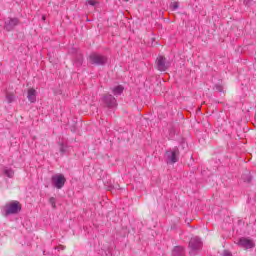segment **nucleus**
I'll return each mask as SVG.
<instances>
[{"label": "nucleus", "mask_w": 256, "mask_h": 256, "mask_svg": "<svg viewBox=\"0 0 256 256\" xmlns=\"http://www.w3.org/2000/svg\"><path fill=\"white\" fill-rule=\"evenodd\" d=\"M19 211H21V203L17 200L10 201L4 206V213L6 216L17 215Z\"/></svg>", "instance_id": "f257e3e1"}, {"label": "nucleus", "mask_w": 256, "mask_h": 256, "mask_svg": "<svg viewBox=\"0 0 256 256\" xmlns=\"http://www.w3.org/2000/svg\"><path fill=\"white\" fill-rule=\"evenodd\" d=\"M166 162L173 165V163H177L179 161V148L174 147L166 151L164 155Z\"/></svg>", "instance_id": "f03ea898"}, {"label": "nucleus", "mask_w": 256, "mask_h": 256, "mask_svg": "<svg viewBox=\"0 0 256 256\" xmlns=\"http://www.w3.org/2000/svg\"><path fill=\"white\" fill-rule=\"evenodd\" d=\"M188 247L190 249L189 254L195 255L197 251H199V249L203 247V242H201V239L199 237H194L190 239Z\"/></svg>", "instance_id": "7ed1b4c3"}, {"label": "nucleus", "mask_w": 256, "mask_h": 256, "mask_svg": "<svg viewBox=\"0 0 256 256\" xmlns=\"http://www.w3.org/2000/svg\"><path fill=\"white\" fill-rule=\"evenodd\" d=\"M89 60L92 65H105L107 63L106 56L97 53L90 54Z\"/></svg>", "instance_id": "20e7f679"}, {"label": "nucleus", "mask_w": 256, "mask_h": 256, "mask_svg": "<svg viewBox=\"0 0 256 256\" xmlns=\"http://www.w3.org/2000/svg\"><path fill=\"white\" fill-rule=\"evenodd\" d=\"M156 67L158 71H167L171 67V62L166 57L158 56L156 59Z\"/></svg>", "instance_id": "39448f33"}, {"label": "nucleus", "mask_w": 256, "mask_h": 256, "mask_svg": "<svg viewBox=\"0 0 256 256\" xmlns=\"http://www.w3.org/2000/svg\"><path fill=\"white\" fill-rule=\"evenodd\" d=\"M51 181L52 185H54L56 189H63V187L65 186V181L67 180L65 179V176L63 174H56L52 176Z\"/></svg>", "instance_id": "423d86ee"}, {"label": "nucleus", "mask_w": 256, "mask_h": 256, "mask_svg": "<svg viewBox=\"0 0 256 256\" xmlns=\"http://www.w3.org/2000/svg\"><path fill=\"white\" fill-rule=\"evenodd\" d=\"M102 103L109 109H113V107H117V99L113 97L111 94H106L102 97Z\"/></svg>", "instance_id": "0eeeda50"}, {"label": "nucleus", "mask_w": 256, "mask_h": 256, "mask_svg": "<svg viewBox=\"0 0 256 256\" xmlns=\"http://www.w3.org/2000/svg\"><path fill=\"white\" fill-rule=\"evenodd\" d=\"M238 247H242V249H253L255 247V242L249 238L242 237L237 242Z\"/></svg>", "instance_id": "6e6552de"}, {"label": "nucleus", "mask_w": 256, "mask_h": 256, "mask_svg": "<svg viewBox=\"0 0 256 256\" xmlns=\"http://www.w3.org/2000/svg\"><path fill=\"white\" fill-rule=\"evenodd\" d=\"M19 25L18 18H8L4 23V29L6 31H13Z\"/></svg>", "instance_id": "1a4fd4ad"}, {"label": "nucleus", "mask_w": 256, "mask_h": 256, "mask_svg": "<svg viewBox=\"0 0 256 256\" xmlns=\"http://www.w3.org/2000/svg\"><path fill=\"white\" fill-rule=\"evenodd\" d=\"M27 99L30 103H35V101H37V90H35V88L28 89Z\"/></svg>", "instance_id": "9d476101"}, {"label": "nucleus", "mask_w": 256, "mask_h": 256, "mask_svg": "<svg viewBox=\"0 0 256 256\" xmlns=\"http://www.w3.org/2000/svg\"><path fill=\"white\" fill-rule=\"evenodd\" d=\"M3 174L8 177L9 179H13L15 176V171H13V168L4 166L2 168Z\"/></svg>", "instance_id": "9b49d317"}, {"label": "nucleus", "mask_w": 256, "mask_h": 256, "mask_svg": "<svg viewBox=\"0 0 256 256\" xmlns=\"http://www.w3.org/2000/svg\"><path fill=\"white\" fill-rule=\"evenodd\" d=\"M172 256H185V248L183 246H175L172 251Z\"/></svg>", "instance_id": "f8f14e48"}, {"label": "nucleus", "mask_w": 256, "mask_h": 256, "mask_svg": "<svg viewBox=\"0 0 256 256\" xmlns=\"http://www.w3.org/2000/svg\"><path fill=\"white\" fill-rule=\"evenodd\" d=\"M125 88H123V86L121 85H118L116 87H114L112 89V93L116 96V97H119V95H121V93H123Z\"/></svg>", "instance_id": "ddd939ff"}, {"label": "nucleus", "mask_w": 256, "mask_h": 256, "mask_svg": "<svg viewBox=\"0 0 256 256\" xmlns=\"http://www.w3.org/2000/svg\"><path fill=\"white\" fill-rule=\"evenodd\" d=\"M6 100H7V103H13V101H15V94H13L11 92H7Z\"/></svg>", "instance_id": "4468645a"}, {"label": "nucleus", "mask_w": 256, "mask_h": 256, "mask_svg": "<svg viewBox=\"0 0 256 256\" xmlns=\"http://www.w3.org/2000/svg\"><path fill=\"white\" fill-rule=\"evenodd\" d=\"M59 149H60V153L65 154L67 153V145H65L63 142H59Z\"/></svg>", "instance_id": "2eb2a0df"}, {"label": "nucleus", "mask_w": 256, "mask_h": 256, "mask_svg": "<svg viewBox=\"0 0 256 256\" xmlns=\"http://www.w3.org/2000/svg\"><path fill=\"white\" fill-rule=\"evenodd\" d=\"M170 9L172 11H177V9H179V2H173L170 4Z\"/></svg>", "instance_id": "dca6fc26"}, {"label": "nucleus", "mask_w": 256, "mask_h": 256, "mask_svg": "<svg viewBox=\"0 0 256 256\" xmlns=\"http://www.w3.org/2000/svg\"><path fill=\"white\" fill-rule=\"evenodd\" d=\"M49 203H50V205L52 206L53 209H56V208H57V204H56L55 197H51V198L49 199Z\"/></svg>", "instance_id": "f3484780"}, {"label": "nucleus", "mask_w": 256, "mask_h": 256, "mask_svg": "<svg viewBox=\"0 0 256 256\" xmlns=\"http://www.w3.org/2000/svg\"><path fill=\"white\" fill-rule=\"evenodd\" d=\"M87 5H91L92 7H95V5H97V1H95V0H87Z\"/></svg>", "instance_id": "a211bd4d"}, {"label": "nucleus", "mask_w": 256, "mask_h": 256, "mask_svg": "<svg viewBox=\"0 0 256 256\" xmlns=\"http://www.w3.org/2000/svg\"><path fill=\"white\" fill-rule=\"evenodd\" d=\"M223 256H233V255L231 254V252L225 250V251L223 252Z\"/></svg>", "instance_id": "6ab92c4d"}, {"label": "nucleus", "mask_w": 256, "mask_h": 256, "mask_svg": "<svg viewBox=\"0 0 256 256\" xmlns=\"http://www.w3.org/2000/svg\"><path fill=\"white\" fill-rule=\"evenodd\" d=\"M216 91L222 92L223 88L221 86H216Z\"/></svg>", "instance_id": "aec40b11"}, {"label": "nucleus", "mask_w": 256, "mask_h": 256, "mask_svg": "<svg viewBox=\"0 0 256 256\" xmlns=\"http://www.w3.org/2000/svg\"><path fill=\"white\" fill-rule=\"evenodd\" d=\"M253 0H244V2H245V4L246 5H251V2H252Z\"/></svg>", "instance_id": "412c9836"}, {"label": "nucleus", "mask_w": 256, "mask_h": 256, "mask_svg": "<svg viewBox=\"0 0 256 256\" xmlns=\"http://www.w3.org/2000/svg\"><path fill=\"white\" fill-rule=\"evenodd\" d=\"M47 18L44 16H42V21H45Z\"/></svg>", "instance_id": "4be33fe9"}, {"label": "nucleus", "mask_w": 256, "mask_h": 256, "mask_svg": "<svg viewBox=\"0 0 256 256\" xmlns=\"http://www.w3.org/2000/svg\"><path fill=\"white\" fill-rule=\"evenodd\" d=\"M61 249H65V247L61 246Z\"/></svg>", "instance_id": "5701e85b"}, {"label": "nucleus", "mask_w": 256, "mask_h": 256, "mask_svg": "<svg viewBox=\"0 0 256 256\" xmlns=\"http://www.w3.org/2000/svg\"><path fill=\"white\" fill-rule=\"evenodd\" d=\"M124 1H129V0H124Z\"/></svg>", "instance_id": "b1692460"}]
</instances>
